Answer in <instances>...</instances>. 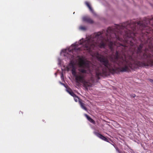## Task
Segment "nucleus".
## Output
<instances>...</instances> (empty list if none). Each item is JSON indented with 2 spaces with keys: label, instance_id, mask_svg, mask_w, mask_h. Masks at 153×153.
I'll return each mask as SVG.
<instances>
[{
  "label": "nucleus",
  "instance_id": "f257e3e1",
  "mask_svg": "<svg viewBox=\"0 0 153 153\" xmlns=\"http://www.w3.org/2000/svg\"><path fill=\"white\" fill-rule=\"evenodd\" d=\"M68 57L70 59V63L67 68L68 71L71 70L72 74L75 77V80L77 83L79 82L86 84L87 83V82L85 81L84 78L85 77V74H80L79 75H77L76 71V68L75 66V62L74 61V57L73 55H68Z\"/></svg>",
  "mask_w": 153,
  "mask_h": 153
},
{
  "label": "nucleus",
  "instance_id": "f03ea898",
  "mask_svg": "<svg viewBox=\"0 0 153 153\" xmlns=\"http://www.w3.org/2000/svg\"><path fill=\"white\" fill-rule=\"evenodd\" d=\"M94 133L97 137L101 139L102 140L106 142H108V140L101 134L95 131L94 132Z\"/></svg>",
  "mask_w": 153,
  "mask_h": 153
},
{
  "label": "nucleus",
  "instance_id": "7ed1b4c3",
  "mask_svg": "<svg viewBox=\"0 0 153 153\" xmlns=\"http://www.w3.org/2000/svg\"><path fill=\"white\" fill-rule=\"evenodd\" d=\"M82 20L84 22L90 23H92L93 22V21L92 19L89 17L86 16L83 17Z\"/></svg>",
  "mask_w": 153,
  "mask_h": 153
},
{
  "label": "nucleus",
  "instance_id": "20e7f679",
  "mask_svg": "<svg viewBox=\"0 0 153 153\" xmlns=\"http://www.w3.org/2000/svg\"><path fill=\"white\" fill-rule=\"evenodd\" d=\"M79 103L80 105L81 108L87 111V109L85 106V104L82 102V100H79Z\"/></svg>",
  "mask_w": 153,
  "mask_h": 153
},
{
  "label": "nucleus",
  "instance_id": "39448f33",
  "mask_svg": "<svg viewBox=\"0 0 153 153\" xmlns=\"http://www.w3.org/2000/svg\"><path fill=\"white\" fill-rule=\"evenodd\" d=\"M67 92L71 96L73 97H75L76 94L73 92L71 90L70 88H68L66 89Z\"/></svg>",
  "mask_w": 153,
  "mask_h": 153
},
{
  "label": "nucleus",
  "instance_id": "423d86ee",
  "mask_svg": "<svg viewBox=\"0 0 153 153\" xmlns=\"http://www.w3.org/2000/svg\"><path fill=\"white\" fill-rule=\"evenodd\" d=\"M85 4L89 8V9L90 10V11L92 13H93L94 12V10L92 9V7H91V5H90V4L87 1H86L85 2Z\"/></svg>",
  "mask_w": 153,
  "mask_h": 153
},
{
  "label": "nucleus",
  "instance_id": "0eeeda50",
  "mask_svg": "<svg viewBox=\"0 0 153 153\" xmlns=\"http://www.w3.org/2000/svg\"><path fill=\"white\" fill-rule=\"evenodd\" d=\"M85 4L89 8V9L90 10V11L92 13H93L94 12V10L92 9V7H91V5H90V4L87 1H86L85 2Z\"/></svg>",
  "mask_w": 153,
  "mask_h": 153
},
{
  "label": "nucleus",
  "instance_id": "6e6552de",
  "mask_svg": "<svg viewBox=\"0 0 153 153\" xmlns=\"http://www.w3.org/2000/svg\"><path fill=\"white\" fill-rule=\"evenodd\" d=\"M79 29L82 31H85L86 30L87 28L84 26H81L79 27Z\"/></svg>",
  "mask_w": 153,
  "mask_h": 153
},
{
  "label": "nucleus",
  "instance_id": "1a4fd4ad",
  "mask_svg": "<svg viewBox=\"0 0 153 153\" xmlns=\"http://www.w3.org/2000/svg\"><path fill=\"white\" fill-rule=\"evenodd\" d=\"M74 98V100L75 102H77L78 101H79V100H81L80 99H79L77 96L76 95L75 97H73Z\"/></svg>",
  "mask_w": 153,
  "mask_h": 153
},
{
  "label": "nucleus",
  "instance_id": "9d476101",
  "mask_svg": "<svg viewBox=\"0 0 153 153\" xmlns=\"http://www.w3.org/2000/svg\"><path fill=\"white\" fill-rule=\"evenodd\" d=\"M85 116L88 119V120L89 121L91 119V118L87 114H85Z\"/></svg>",
  "mask_w": 153,
  "mask_h": 153
},
{
  "label": "nucleus",
  "instance_id": "9b49d317",
  "mask_svg": "<svg viewBox=\"0 0 153 153\" xmlns=\"http://www.w3.org/2000/svg\"><path fill=\"white\" fill-rule=\"evenodd\" d=\"M117 152L119 153H121V152L119 151L118 148L117 147L115 148Z\"/></svg>",
  "mask_w": 153,
  "mask_h": 153
},
{
  "label": "nucleus",
  "instance_id": "f8f14e48",
  "mask_svg": "<svg viewBox=\"0 0 153 153\" xmlns=\"http://www.w3.org/2000/svg\"><path fill=\"white\" fill-rule=\"evenodd\" d=\"M89 121H90L91 123H94V120L91 118V119L89 120Z\"/></svg>",
  "mask_w": 153,
  "mask_h": 153
},
{
  "label": "nucleus",
  "instance_id": "ddd939ff",
  "mask_svg": "<svg viewBox=\"0 0 153 153\" xmlns=\"http://www.w3.org/2000/svg\"><path fill=\"white\" fill-rule=\"evenodd\" d=\"M149 82L152 83L153 84V80L151 79H149Z\"/></svg>",
  "mask_w": 153,
  "mask_h": 153
},
{
  "label": "nucleus",
  "instance_id": "4468645a",
  "mask_svg": "<svg viewBox=\"0 0 153 153\" xmlns=\"http://www.w3.org/2000/svg\"><path fill=\"white\" fill-rule=\"evenodd\" d=\"M58 61H59V64H60V62L61 61V59H60L59 58L58 59Z\"/></svg>",
  "mask_w": 153,
  "mask_h": 153
},
{
  "label": "nucleus",
  "instance_id": "2eb2a0df",
  "mask_svg": "<svg viewBox=\"0 0 153 153\" xmlns=\"http://www.w3.org/2000/svg\"><path fill=\"white\" fill-rule=\"evenodd\" d=\"M61 78H63V73H62L61 74Z\"/></svg>",
  "mask_w": 153,
  "mask_h": 153
},
{
  "label": "nucleus",
  "instance_id": "dca6fc26",
  "mask_svg": "<svg viewBox=\"0 0 153 153\" xmlns=\"http://www.w3.org/2000/svg\"><path fill=\"white\" fill-rule=\"evenodd\" d=\"M131 96L133 97H135V95L134 94H133Z\"/></svg>",
  "mask_w": 153,
  "mask_h": 153
},
{
  "label": "nucleus",
  "instance_id": "f3484780",
  "mask_svg": "<svg viewBox=\"0 0 153 153\" xmlns=\"http://www.w3.org/2000/svg\"><path fill=\"white\" fill-rule=\"evenodd\" d=\"M60 83H61L62 85H64V86H65V84H64L62 83H61V82H60Z\"/></svg>",
  "mask_w": 153,
  "mask_h": 153
}]
</instances>
